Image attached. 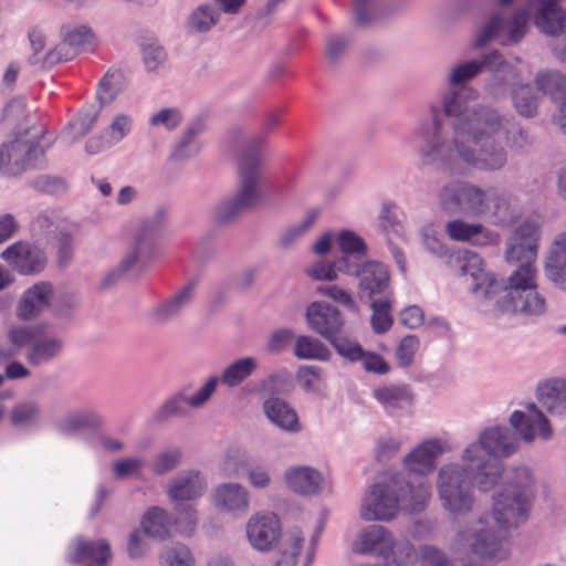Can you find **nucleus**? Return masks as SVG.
Returning a JSON list of instances; mask_svg holds the SVG:
<instances>
[{
    "label": "nucleus",
    "mask_w": 566,
    "mask_h": 566,
    "mask_svg": "<svg viewBox=\"0 0 566 566\" xmlns=\"http://www.w3.org/2000/svg\"><path fill=\"white\" fill-rule=\"evenodd\" d=\"M294 355L298 359H316L326 361L331 357V352L316 338L298 336L295 340Z\"/></svg>",
    "instance_id": "32"
},
{
    "label": "nucleus",
    "mask_w": 566,
    "mask_h": 566,
    "mask_svg": "<svg viewBox=\"0 0 566 566\" xmlns=\"http://www.w3.org/2000/svg\"><path fill=\"white\" fill-rule=\"evenodd\" d=\"M374 397L387 409L410 406L412 395L405 385H388L374 390Z\"/></svg>",
    "instance_id": "29"
},
{
    "label": "nucleus",
    "mask_w": 566,
    "mask_h": 566,
    "mask_svg": "<svg viewBox=\"0 0 566 566\" xmlns=\"http://www.w3.org/2000/svg\"><path fill=\"white\" fill-rule=\"evenodd\" d=\"M541 223L527 219L520 224L506 242L505 261L520 263L502 286L494 274L485 270L483 259L471 251L459 253L461 275L471 277V291L483 297H492L502 291L503 296L495 307L503 314L541 315L545 312V300L537 291L534 265L537 258Z\"/></svg>",
    "instance_id": "2"
},
{
    "label": "nucleus",
    "mask_w": 566,
    "mask_h": 566,
    "mask_svg": "<svg viewBox=\"0 0 566 566\" xmlns=\"http://www.w3.org/2000/svg\"><path fill=\"white\" fill-rule=\"evenodd\" d=\"M63 39L64 45L83 51H92L95 48V36L86 27H78L73 30L64 29Z\"/></svg>",
    "instance_id": "39"
},
{
    "label": "nucleus",
    "mask_w": 566,
    "mask_h": 566,
    "mask_svg": "<svg viewBox=\"0 0 566 566\" xmlns=\"http://www.w3.org/2000/svg\"><path fill=\"white\" fill-rule=\"evenodd\" d=\"M303 543L304 538L300 531H294L286 535L282 543L280 557L275 562L276 566H295Z\"/></svg>",
    "instance_id": "35"
},
{
    "label": "nucleus",
    "mask_w": 566,
    "mask_h": 566,
    "mask_svg": "<svg viewBox=\"0 0 566 566\" xmlns=\"http://www.w3.org/2000/svg\"><path fill=\"white\" fill-rule=\"evenodd\" d=\"M513 104L517 113L524 117H533L537 112V97L530 84H523L513 91Z\"/></svg>",
    "instance_id": "36"
},
{
    "label": "nucleus",
    "mask_w": 566,
    "mask_h": 566,
    "mask_svg": "<svg viewBox=\"0 0 566 566\" xmlns=\"http://www.w3.org/2000/svg\"><path fill=\"white\" fill-rule=\"evenodd\" d=\"M467 93L468 90L461 88L444 96V114L454 117L451 139L438 108H431L433 123L422 134V158L428 164L440 163L451 174H462V164L483 170L500 169L506 163V155L495 145L493 136L501 128V117L491 107L471 106Z\"/></svg>",
    "instance_id": "1"
},
{
    "label": "nucleus",
    "mask_w": 566,
    "mask_h": 566,
    "mask_svg": "<svg viewBox=\"0 0 566 566\" xmlns=\"http://www.w3.org/2000/svg\"><path fill=\"white\" fill-rule=\"evenodd\" d=\"M1 258L14 271L24 275L36 274L46 265L44 251L27 241H17L9 245L2 251Z\"/></svg>",
    "instance_id": "13"
},
{
    "label": "nucleus",
    "mask_w": 566,
    "mask_h": 566,
    "mask_svg": "<svg viewBox=\"0 0 566 566\" xmlns=\"http://www.w3.org/2000/svg\"><path fill=\"white\" fill-rule=\"evenodd\" d=\"M130 129V119L126 115H118L111 124V138L113 142L123 139Z\"/></svg>",
    "instance_id": "63"
},
{
    "label": "nucleus",
    "mask_w": 566,
    "mask_h": 566,
    "mask_svg": "<svg viewBox=\"0 0 566 566\" xmlns=\"http://www.w3.org/2000/svg\"><path fill=\"white\" fill-rule=\"evenodd\" d=\"M490 205L492 203V214L496 224H509L515 221V210L512 207L510 198L505 196H495L490 191Z\"/></svg>",
    "instance_id": "40"
},
{
    "label": "nucleus",
    "mask_w": 566,
    "mask_h": 566,
    "mask_svg": "<svg viewBox=\"0 0 566 566\" xmlns=\"http://www.w3.org/2000/svg\"><path fill=\"white\" fill-rule=\"evenodd\" d=\"M43 151L38 145L28 140L15 139L0 148V172L15 176L34 165Z\"/></svg>",
    "instance_id": "12"
},
{
    "label": "nucleus",
    "mask_w": 566,
    "mask_h": 566,
    "mask_svg": "<svg viewBox=\"0 0 566 566\" xmlns=\"http://www.w3.org/2000/svg\"><path fill=\"white\" fill-rule=\"evenodd\" d=\"M318 292L322 295L329 297L334 302L339 303L340 305H343L344 307H346L350 311L357 310V305H356L352 294L337 285L318 287Z\"/></svg>",
    "instance_id": "52"
},
{
    "label": "nucleus",
    "mask_w": 566,
    "mask_h": 566,
    "mask_svg": "<svg viewBox=\"0 0 566 566\" xmlns=\"http://www.w3.org/2000/svg\"><path fill=\"white\" fill-rule=\"evenodd\" d=\"M306 318L310 327L327 340L340 334L345 324L340 312L323 302L312 303L307 307Z\"/></svg>",
    "instance_id": "15"
},
{
    "label": "nucleus",
    "mask_w": 566,
    "mask_h": 566,
    "mask_svg": "<svg viewBox=\"0 0 566 566\" xmlns=\"http://www.w3.org/2000/svg\"><path fill=\"white\" fill-rule=\"evenodd\" d=\"M318 210H311L300 226L292 227L284 233V235L281 239V244L285 248L292 244L297 238L305 233L315 223V221L318 218Z\"/></svg>",
    "instance_id": "50"
},
{
    "label": "nucleus",
    "mask_w": 566,
    "mask_h": 566,
    "mask_svg": "<svg viewBox=\"0 0 566 566\" xmlns=\"http://www.w3.org/2000/svg\"><path fill=\"white\" fill-rule=\"evenodd\" d=\"M373 314L370 317V324L373 331L376 334H384L388 332L392 324L394 317L391 315V300L380 298L371 302Z\"/></svg>",
    "instance_id": "34"
},
{
    "label": "nucleus",
    "mask_w": 566,
    "mask_h": 566,
    "mask_svg": "<svg viewBox=\"0 0 566 566\" xmlns=\"http://www.w3.org/2000/svg\"><path fill=\"white\" fill-rule=\"evenodd\" d=\"M399 321L408 328H417L423 324L424 313L417 305L407 306L401 311Z\"/></svg>",
    "instance_id": "55"
},
{
    "label": "nucleus",
    "mask_w": 566,
    "mask_h": 566,
    "mask_svg": "<svg viewBox=\"0 0 566 566\" xmlns=\"http://www.w3.org/2000/svg\"><path fill=\"white\" fill-rule=\"evenodd\" d=\"M533 499L534 480L528 469L516 468L507 472L494 497L492 513L479 517L454 537L455 553L469 549L481 558L463 566H489L486 560L506 558L510 554L509 531L526 520Z\"/></svg>",
    "instance_id": "3"
},
{
    "label": "nucleus",
    "mask_w": 566,
    "mask_h": 566,
    "mask_svg": "<svg viewBox=\"0 0 566 566\" xmlns=\"http://www.w3.org/2000/svg\"><path fill=\"white\" fill-rule=\"evenodd\" d=\"M62 350V339L44 335L41 331L31 348L27 349L24 358L29 365L36 367L52 361Z\"/></svg>",
    "instance_id": "22"
},
{
    "label": "nucleus",
    "mask_w": 566,
    "mask_h": 566,
    "mask_svg": "<svg viewBox=\"0 0 566 566\" xmlns=\"http://www.w3.org/2000/svg\"><path fill=\"white\" fill-rule=\"evenodd\" d=\"M59 263L66 265L72 258V237L66 231H60L57 237Z\"/></svg>",
    "instance_id": "60"
},
{
    "label": "nucleus",
    "mask_w": 566,
    "mask_h": 566,
    "mask_svg": "<svg viewBox=\"0 0 566 566\" xmlns=\"http://www.w3.org/2000/svg\"><path fill=\"white\" fill-rule=\"evenodd\" d=\"M264 144V137L258 136L251 139L243 149L239 160L241 188L232 201L218 208V221L222 223L229 222L261 201L259 166Z\"/></svg>",
    "instance_id": "6"
},
{
    "label": "nucleus",
    "mask_w": 566,
    "mask_h": 566,
    "mask_svg": "<svg viewBox=\"0 0 566 566\" xmlns=\"http://www.w3.org/2000/svg\"><path fill=\"white\" fill-rule=\"evenodd\" d=\"M545 271L553 281L566 280V232L556 238L555 249L546 262Z\"/></svg>",
    "instance_id": "31"
},
{
    "label": "nucleus",
    "mask_w": 566,
    "mask_h": 566,
    "mask_svg": "<svg viewBox=\"0 0 566 566\" xmlns=\"http://www.w3.org/2000/svg\"><path fill=\"white\" fill-rule=\"evenodd\" d=\"M422 566H452L451 562L440 549L433 546H424L421 549Z\"/></svg>",
    "instance_id": "54"
},
{
    "label": "nucleus",
    "mask_w": 566,
    "mask_h": 566,
    "mask_svg": "<svg viewBox=\"0 0 566 566\" xmlns=\"http://www.w3.org/2000/svg\"><path fill=\"white\" fill-rule=\"evenodd\" d=\"M149 123L151 126H164L172 130L181 123V114L177 108H163L150 117Z\"/></svg>",
    "instance_id": "51"
},
{
    "label": "nucleus",
    "mask_w": 566,
    "mask_h": 566,
    "mask_svg": "<svg viewBox=\"0 0 566 566\" xmlns=\"http://www.w3.org/2000/svg\"><path fill=\"white\" fill-rule=\"evenodd\" d=\"M431 495V484L426 480L412 484L401 473L392 474L370 485L361 501L360 516L368 522L390 521L401 510L418 513L427 507Z\"/></svg>",
    "instance_id": "5"
},
{
    "label": "nucleus",
    "mask_w": 566,
    "mask_h": 566,
    "mask_svg": "<svg viewBox=\"0 0 566 566\" xmlns=\"http://www.w3.org/2000/svg\"><path fill=\"white\" fill-rule=\"evenodd\" d=\"M516 449V439L510 429L493 427L484 430L479 442L465 449V467L448 464L441 468L438 492L442 506L455 517L472 511L475 504L472 481L481 491H489L503 471L500 458L511 455Z\"/></svg>",
    "instance_id": "4"
},
{
    "label": "nucleus",
    "mask_w": 566,
    "mask_h": 566,
    "mask_svg": "<svg viewBox=\"0 0 566 566\" xmlns=\"http://www.w3.org/2000/svg\"><path fill=\"white\" fill-rule=\"evenodd\" d=\"M218 385V378L211 377L200 389L199 391L189 398V405L192 407H199L203 405L213 394L216 387Z\"/></svg>",
    "instance_id": "62"
},
{
    "label": "nucleus",
    "mask_w": 566,
    "mask_h": 566,
    "mask_svg": "<svg viewBox=\"0 0 566 566\" xmlns=\"http://www.w3.org/2000/svg\"><path fill=\"white\" fill-rule=\"evenodd\" d=\"M322 368L317 366H301L296 373V379L306 391H316L321 388Z\"/></svg>",
    "instance_id": "46"
},
{
    "label": "nucleus",
    "mask_w": 566,
    "mask_h": 566,
    "mask_svg": "<svg viewBox=\"0 0 566 566\" xmlns=\"http://www.w3.org/2000/svg\"><path fill=\"white\" fill-rule=\"evenodd\" d=\"M537 399L549 413H564L566 411V382L560 379H552L539 384Z\"/></svg>",
    "instance_id": "25"
},
{
    "label": "nucleus",
    "mask_w": 566,
    "mask_h": 566,
    "mask_svg": "<svg viewBox=\"0 0 566 566\" xmlns=\"http://www.w3.org/2000/svg\"><path fill=\"white\" fill-rule=\"evenodd\" d=\"M344 258L338 263V271L352 274L358 277V286L361 291L368 293L369 297L382 294L389 286L390 275L388 269L379 262H367L361 265H343Z\"/></svg>",
    "instance_id": "14"
},
{
    "label": "nucleus",
    "mask_w": 566,
    "mask_h": 566,
    "mask_svg": "<svg viewBox=\"0 0 566 566\" xmlns=\"http://www.w3.org/2000/svg\"><path fill=\"white\" fill-rule=\"evenodd\" d=\"M180 459L181 453L177 449L159 453L153 463V472L157 475H163L177 467V464L180 462Z\"/></svg>",
    "instance_id": "49"
},
{
    "label": "nucleus",
    "mask_w": 566,
    "mask_h": 566,
    "mask_svg": "<svg viewBox=\"0 0 566 566\" xmlns=\"http://www.w3.org/2000/svg\"><path fill=\"white\" fill-rule=\"evenodd\" d=\"M293 338L294 335L289 329L276 331L269 340V348L272 352H281L289 346Z\"/></svg>",
    "instance_id": "64"
},
{
    "label": "nucleus",
    "mask_w": 566,
    "mask_h": 566,
    "mask_svg": "<svg viewBox=\"0 0 566 566\" xmlns=\"http://www.w3.org/2000/svg\"><path fill=\"white\" fill-rule=\"evenodd\" d=\"M281 526L275 514L255 515L247 525V535L253 547L268 551L280 536Z\"/></svg>",
    "instance_id": "17"
},
{
    "label": "nucleus",
    "mask_w": 566,
    "mask_h": 566,
    "mask_svg": "<svg viewBox=\"0 0 566 566\" xmlns=\"http://www.w3.org/2000/svg\"><path fill=\"white\" fill-rule=\"evenodd\" d=\"M337 245L339 250L345 254L337 264L345 258L346 261L343 265H350L348 263L349 254L364 255L366 253V244L361 237L349 230H343L337 237Z\"/></svg>",
    "instance_id": "37"
},
{
    "label": "nucleus",
    "mask_w": 566,
    "mask_h": 566,
    "mask_svg": "<svg viewBox=\"0 0 566 566\" xmlns=\"http://www.w3.org/2000/svg\"><path fill=\"white\" fill-rule=\"evenodd\" d=\"M356 361H360L364 369L368 373L384 375L390 369L389 364L384 359V357L374 352L363 349Z\"/></svg>",
    "instance_id": "48"
},
{
    "label": "nucleus",
    "mask_w": 566,
    "mask_h": 566,
    "mask_svg": "<svg viewBox=\"0 0 566 566\" xmlns=\"http://www.w3.org/2000/svg\"><path fill=\"white\" fill-rule=\"evenodd\" d=\"M143 57L146 69L154 71L165 61L166 53L161 46L150 44L144 48Z\"/></svg>",
    "instance_id": "57"
},
{
    "label": "nucleus",
    "mask_w": 566,
    "mask_h": 566,
    "mask_svg": "<svg viewBox=\"0 0 566 566\" xmlns=\"http://www.w3.org/2000/svg\"><path fill=\"white\" fill-rule=\"evenodd\" d=\"M143 464V460L137 458L122 459L114 464V472L118 478L122 479L130 475H137Z\"/></svg>",
    "instance_id": "56"
},
{
    "label": "nucleus",
    "mask_w": 566,
    "mask_h": 566,
    "mask_svg": "<svg viewBox=\"0 0 566 566\" xmlns=\"http://www.w3.org/2000/svg\"><path fill=\"white\" fill-rule=\"evenodd\" d=\"M193 293V285L186 286L179 294H177L171 301L164 303L155 311V317L158 321H165L170 316L178 313L181 306L188 303Z\"/></svg>",
    "instance_id": "42"
},
{
    "label": "nucleus",
    "mask_w": 566,
    "mask_h": 566,
    "mask_svg": "<svg viewBox=\"0 0 566 566\" xmlns=\"http://www.w3.org/2000/svg\"><path fill=\"white\" fill-rule=\"evenodd\" d=\"M219 12L210 6L199 7L190 17L189 24L199 32L210 30L219 20Z\"/></svg>",
    "instance_id": "45"
},
{
    "label": "nucleus",
    "mask_w": 566,
    "mask_h": 566,
    "mask_svg": "<svg viewBox=\"0 0 566 566\" xmlns=\"http://www.w3.org/2000/svg\"><path fill=\"white\" fill-rule=\"evenodd\" d=\"M264 412L269 420L287 432H298L302 427L296 411L280 398H270L264 401Z\"/></svg>",
    "instance_id": "23"
},
{
    "label": "nucleus",
    "mask_w": 566,
    "mask_h": 566,
    "mask_svg": "<svg viewBox=\"0 0 566 566\" xmlns=\"http://www.w3.org/2000/svg\"><path fill=\"white\" fill-rule=\"evenodd\" d=\"M446 233L453 241L478 245H484L491 240V233L481 223H469L460 219L449 221Z\"/></svg>",
    "instance_id": "26"
},
{
    "label": "nucleus",
    "mask_w": 566,
    "mask_h": 566,
    "mask_svg": "<svg viewBox=\"0 0 566 566\" xmlns=\"http://www.w3.org/2000/svg\"><path fill=\"white\" fill-rule=\"evenodd\" d=\"M483 67L492 71H500L509 67L502 55L497 51H493L482 61H470L455 66L450 74V82L452 84H461L476 76Z\"/></svg>",
    "instance_id": "21"
},
{
    "label": "nucleus",
    "mask_w": 566,
    "mask_h": 566,
    "mask_svg": "<svg viewBox=\"0 0 566 566\" xmlns=\"http://www.w3.org/2000/svg\"><path fill=\"white\" fill-rule=\"evenodd\" d=\"M400 212L396 205L385 202L379 214L380 228L387 237L388 244H391V239H403L405 228L402 224Z\"/></svg>",
    "instance_id": "30"
},
{
    "label": "nucleus",
    "mask_w": 566,
    "mask_h": 566,
    "mask_svg": "<svg viewBox=\"0 0 566 566\" xmlns=\"http://www.w3.org/2000/svg\"><path fill=\"white\" fill-rule=\"evenodd\" d=\"M117 74L115 72L114 73L107 72L103 76V78L99 81V87L97 91V95H98L101 103H103V104L109 103L114 98L115 87H114L113 78Z\"/></svg>",
    "instance_id": "61"
},
{
    "label": "nucleus",
    "mask_w": 566,
    "mask_h": 566,
    "mask_svg": "<svg viewBox=\"0 0 566 566\" xmlns=\"http://www.w3.org/2000/svg\"><path fill=\"white\" fill-rule=\"evenodd\" d=\"M444 451L440 440L429 439L410 451L405 460V468L408 471L406 482L417 483L420 479L430 482L426 475L434 470L437 458Z\"/></svg>",
    "instance_id": "11"
},
{
    "label": "nucleus",
    "mask_w": 566,
    "mask_h": 566,
    "mask_svg": "<svg viewBox=\"0 0 566 566\" xmlns=\"http://www.w3.org/2000/svg\"><path fill=\"white\" fill-rule=\"evenodd\" d=\"M337 266L329 262L321 261L307 269V274L314 280L333 281L337 277Z\"/></svg>",
    "instance_id": "58"
},
{
    "label": "nucleus",
    "mask_w": 566,
    "mask_h": 566,
    "mask_svg": "<svg viewBox=\"0 0 566 566\" xmlns=\"http://www.w3.org/2000/svg\"><path fill=\"white\" fill-rule=\"evenodd\" d=\"M356 551L381 557V566H415L416 562L413 547L397 544L391 533L380 525H370L361 531Z\"/></svg>",
    "instance_id": "7"
},
{
    "label": "nucleus",
    "mask_w": 566,
    "mask_h": 566,
    "mask_svg": "<svg viewBox=\"0 0 566 566\" xmlns=\"http://www.w3.org/2000/svg\"><path fill=\"white\" fill-rule=\"evenodd\" d=\"M187 406H190L189 399L182 396H175L160 407L156 417L158 420H166L172 416H180L186 411Z\"/></svg>",
    "instance_id": "53"
},
{
    "label": "nucleus",
    "mask_w": 566,
    "mask_h": 566,
    "mask_svg": "<svg viewBox=\"0 0 566 566\" xmlns=\"http://www.w3.org/2000/svg\"><path fill=\"white\" fill-rule=\"evenodd\" d=\"M420 347V339L416 335L405 336L397 346L396 360L400 367H409Z\"/></svg>",
    "instance_id": "44"
},
{
    "label": "nucleus",
    "mask_w": 566,
    "mask_h": 566,
    "mask_svg": "<svg viewBox=\"0 0 566 566\" xmlns=\"http://www.w3.org/2000/svg\"><path fill=\"white\" fill-rule=\"evenodd\" d=\"M328 342L340 356L352 361H356L363 350L357 340L340 336L339 334L333 336Z\"/></svg>",
    "instance_id": "47"
},
{
    "label": "nucleus",
    "mask_w": 566,
    "mask_h": 566,
    "mask_svg": "<svg viewBox=\"0 0 566 566\" xmlns=\"http://www.w3.org/2000/svg\"><path fill=\"white\" fill-rule=\"evenodd\" d=\"M374 0H355V22L360 27H366L373 21L371 9Z\"/></svg>",
    "instance_id": "59"
},
{
    "label": "nucleus",
    "mask_w": 566,
    "mask_h": 566,
    "mask_svg": "<svg viewBox=\"0 0 566 566\" xmlns=\"http://www.w3.org/2000/svg\"><path fill=\"white\" fill-rule=\"evenodd\" d=\"M528 12L517 11L512 19L505 21L499 14H494L488 24L479 32L474 45L483 48L492 39L501 38L505 34V39L501 40L502 44L516 43L525 34Z\"/></svg>",
    "instance_id": "10"
},
{
    "label": "nucleus",
    "mask_w": 566,
    "mask_h": 566,
    "mask_svg": "<svg viewBox=\"0 0 566 566\" xmlns=\"http://www.w3.org/2000/svg\"><path fill=\"white\" fill-rule=\"evenodd\" d=\"M176 510L180 512V516L171 520L165 510L157 506L150 507L142 520L144 533L161 541L169 537L172 530L191 535L196 527V512L190 506L185 511L176 506Z\"/></svg>",
    "instance_id": "9"
},
{
    "label": "nucleus",
    "mask_w": 566,
    "mask_h": 566,
    "mask_svg": "<svg viewBox=\"0 0 566 566\" xmlns=\"http://www.w3.org/2000/svg\"><path fill=\"white\" fill-rule=\"evenodd\" d=\"M216 504L228 511L245 510L249 505L248 492L239 484H223L216 490Z\"/></svg>",
    "instance_id": "28"
},
{
    "label": "nucleus",
    "mask_w": 566,
    "mask_h": 566,
    "mask_svg": "<svg viewBox=\"0 0 566 566\" xmlns=\"http://www.w3.org/2000/svg\"><path fill=\"white\" fill-rule=\"evenodd\" d=\"M111 557V546L106 539H81L75 544L72 560L84 563L85 566H107Z\"/></svg>",
    "instance_id": "20"
},
{
    "label": "nucleus",
    "mask_w": 566,
    "mask_h": 566,
    "mask_svg": "<svg viewBox=\"0 0 566 566\" xmlns=\"http://www.w3.org/2000/svg\"><path fill=\"white\" fill-rule=\"evenodd\" d=\"M53 286L49 282H40L27 290L19 301L15 314L20 319L30 321L50 305Z\"/></svg>",
    "instance_id": "18"
},
{
    "label": "nucleus",
    "mask_w": 566,
    "mask_h": 566,
    "mask_svg": "<svg viewBox=\"0 0 566 566\" xmlns=\"http://www.w3.org/2000/svg\"><path fill=\"white\" fill-rule=\"evenodd\" d=\"M256 368V360L252 357L241 358L229 365L221 375V382L234 387L244 381Z\"/></svg>",
    "instance_id": "33"
},
{
    "label": "nucleus",
    "mask_w": 566,
    "mask_h": 566,
    "mask_svg": "<svg viewBox=\"0 0 566 566\" xmlns=\"http://www.w3.org/2000/svg\"><path fill=\"white\" fill-rule=\"evenodd\" d=\"M535 83L538 90L549 95L553 99H565V102L560 103L556 123L566 135V77L558 72L541 71L535 77Z\"/></svg>",
    "instance_id": "19"
},
{
    "label": "nucleus",
    "mask_w": 566,
    "mask_h": 566,
    "mask_svg": "<svg viewBox=\"0 0 566 566\" xmlns=\"http://www.w3.org/2000/svg\"><path fill=\"white\" fill-rule=\"evenodd\" d=\"M490 191L465 181H450L438 192V202L448 214L480 217L490 210Z\"/></svg>",
    "instance_id": "8"
},
{
    "label": "nucleus",
    "mask_w": 566,
    "mask_h": 566,
    "mask_svg": "<svg viewBox=\"0 0 566 566\" xmlns=\"http://www.w3.org/2000/svg\"><path fill=\"white\" fill-rule=\"evenodd\" d=\"M285 481L291 490L305 495L319 493L323 484L321 473L307 467L287 470L285 472Z\"/></svg>",
    "instance_id": "24"
},
{
    "label": "nucleus",
    "mask_w": 566,
    "mask_h": 566,
    "mask_svg": "<svg viewBox=\"0 0 566 566\" xmlns=\"http://www.w3.org/2000/svg\"><path fill=\"white\" fill-rule=\"evenodd\" d=\"M41 331L42 329L38 326H13L8 332V338L10 343L18 349H29L35 342Z\"/></svg>",
    "instance_id": "43"
},
{
    "label": "nucleus",
    "mask_w": 566,
    "mask_h": 566,
    "mask_svg": "<svg viewBox=\"0 0 566 566\" xmlns=\"http://www.w3.org/2000/svg\"><path fill=\"white\" fill-rule=\"evenodd\" d=\"M205 482L198 472H188L175 479L168 490L171 501H190L200 496Z\"/></svg>",
    "instance_id": "27"
},
{
    "label": "nucleus",
    "mask_w": 566,
    "mask_h": 566,
    "mask_svg": "<svg viewBox=\"0 0 566 566\" xmlns=\"http://www.w3.org/2000/svg\"><path fill=\"white\" fill-rule=\"evenodd\" d=\"M510 422L525 441L531 442L536 437L548 440L552 437L549 422L535 403L528 405L527 415L515 410L510 417Z\"/></svg>",
    "instance_id": "16"
},
{
    "label": "nucleus",
    "mask_w": 566,
    "mask_h": 566,
    "mask_svg": "<svg viewBox=\"0 0 566 566\" xmlns=\"http://www.w3.org/2000/svg\"><path fill=\"white\" fill-rule=\"evenodd\" d=\"M160 564L161 566H195V558L186 545L177 544L161 554Z\"/></svg>",
    "instance_id": "41"
},
{
    "label": "nucleus",
    "mask_w": 566,
    "mask_h": 566,
    "mask_svg": "<svg viewBox=\"0 0 566 566\" xmlns=\"http://www.w3.org/2000/svg\"><path fill=\"white\" fill-rule=\"evenodd\" d=\"M40 409L36 403L28 401L15 405L10 412V421L13 426L24 428L36 423Z\"/></svg>",
    "instance_id": "38"
}]
</instances>
